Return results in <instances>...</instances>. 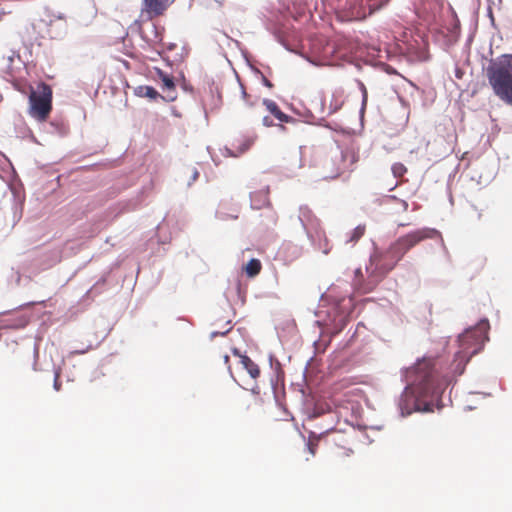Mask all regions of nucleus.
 Masks as SVG:
<instances>
[{"mask_svg": "<svg viewBox=\"0 0 512 512\" xmlns=\"http://www.w3.org/2000/svg\"><path fill=\"white\" fill-rule=\"evenodd\" d=\"M489 328V321L483 318L459 334L456 340L458 350L453 361L443 371L438 368V360L426 357L403 370L402 377L406 386L396 401L401 417L413 412H433L434 408L441 410L452 404L451 393L447 402L444 401L443 393L446 387L454 386L457 378L465 372L470 359L483 349L489 340Z\"/></svg>", "mask_w": 512, "mask_h": 512, "instance_id": "f257e3e1", "label": "nucleus"}, {"mask_svg": "<svg viewBox=\"0 0 512 512\" xmlns=\"http://www.w3.org/2000/svg\"><path fill=\"white\" fill-rule=\"evenodd\" d=\"M434 238H438L440 245L446 249L441 233L435 228L424 227L399 237L384 252H376L372 255L370 265L366 266V271L373 279V285H376L393 270L411 248L425 239Z\"/></svg>", "mask_w": 512, "mask_h": 512, "instance_id": "f03ea898", "label": "nucleus"}, {"mask_svg": "<svg viewBox=\"0 0 512 512\" xmlns=\"http://www.w3.org/2000/svg\"><path fill=\"white\" fill-rule=\"evenodd\" d=\"M485 71L494 94L512 106V54L491 59Z\"/></svg>", "mask_w": 512, "mask_h": 512, "instance_id": "7ed1b4c3", "label": "nucleus"}, {"mask_svg": "<svg viewBox=\"0 0 512 512\" xmlns=\"http://www.w3.org/2000/svg\"><path fill=\"white\" fill-rule=\"evenodd\" d=\"M351 302V299H342L328 310L315 312L318 318L315 324L322 329V333L336 335L345 328L350 316Z\"/></svg>", "mask_w": 512, "mask_h": 512, "instance_id": "20e7f679", "label": "nucleus"}, {"mask_svg": "<svg viewBox=\"0 0 512 512\" xmlns=\"http://www.w3.org/2000/svg\"><path fill=\"white\" fill-rule=\"evenodd\" d=\"M31 117L38 121H45L52 109V89L51 87L40 82L36 89H32L29 95Z\"/></svg>", "mask_w": 512, "mask_h": 512, "instance_id": "39448f33", "label": "nucleus"}, {"mask_svg": "<svg viewBox=\"0 0 512 512\" xmlns=\"http://www.w3.org/2000/svg\"><path fill=\"white\" fill-rule=\"evenodd\" d=\"M298 220L303 227L307 238L314 244L315 237L322 235V229L318 218L314 215L312 210L307 205L299 207Z\"/></svg>", "mask_w": 512, "mask_h": 512, "instance_id": "423d86ee", "label": "nucleus"}, {"mask_svg": "<svg viewBox=\"0 0 512 512\" xmlns=\"http://www.w3.org/2000/svg\"><path fill=\"white\" fill-rule=\"evenodd\" d=\"M269 187L266 186L258 191H254L250 193V207L252 209H262L266 208V218L267 222L266 226H273L277 222L276 212L270 207L269 201Z\"/></svg>", "mask_w": 512, "mask_h": 512, "instance_id": "0eeeda50", "label": "nucleus"}, {"mask_svg": "<svg viewBox=\"0 0 512 512\" xmlns=\"http://www.w3.org/2000/svg\"><path fill=\"white\" fill-rule=\"evenodd\" d=\"M28 322L29 316L19 311L0 312V329H22L27 326Z\"/></svg>", "mask_w": 512, "mask_h": 512, "instance_id": "6e6552de", "label": "nucleus"}, {"mask_svg": "<svg viewBox=\"0 0 512 512\" xmlns=\"http://www.w3.org/2000/svg\"><path fill=\"white\" fill-rule=\"evenodd\" d=\"M166 9L164 0H143L141 8V17L146 20H152L161 15Z\"/></svg>", "mask_w": 512, "mask_h": 512, "instance_id": "1a4fd4ad", "label": "nucleus"}, {"mask_svg": "<svg viewBox=\"0 0 512 512\" xmlns=\"http://www.w3.org/2000/svg\"><path fill=\"white\" fill-rule=\"evenodd\" d=\"M253 142V137H244L241 140L235 141L234 143H232L231 148H225L226 155L231 157H237L245 153L247 150H249Z\"/></svg>", "mask_w": 512, "mask_h": 512, "instance_id": "9d476101", "label": "nucleus"}, {"mask_svg": "<svg viewBox=\"0 0 512 512\" xmlns=\"http://www.w3.org/2000/svg\"><path fill=\"white\" fill-rule=\"evenodd\" d=\"M263 105L280 122L289 123L294 121V119L291 116L281 111V109L279 108L275 101L265 98L263 99Z\"/></svg>", "mask_w": 512, "mask_h": 512, "instance_id": "9b49d317", "label": "nucleus"}, {"mask_svg": "<svg viewBox=\"0 0 512 512\" xmlns=\"http://www.w3.org/2000/svg\"><path fill=\"white\" fill-rule=\"evenodd\" d=\"M470 180L472 182H475L477 186H486L488 185L493 177L494 173L493 171H478V170H471L469 173Z\"/></svg>", "mask_w": 512, "mask_h": 512, "instance_id": "f8f14e48", "label": "nucleus"}, {"mask_svg": "<svg viewBox=\"0 0 512 512\" xmlns=\"http://www.w3.org/2000/svg\"><path fill=\"white\" fill-rule=\"evenodd\" d=\"M269 362L271 368L274 370V375L271 377V385L275 390L276 384L283 379L284 372L281 368V363L272 355H269Z\"/></svg>", "mask_w": 512, "mask_h": 512, "instance_id": "ddd939ff", "label": "nucleus"}, {"mask_svg": "<svg viewBox=\"0 0 512 512\" xmlns=\"http://www.w3.org/2000/svg\"><path fill=\"white\" fill-rule=\"evenodd\" d=\"M134 94L138 97H147L151 100H156L158 97H160V94L154 87L147 85H140L135 87Z\"/></svg>", "mask_w": 512, "mask_h": 512, "instance_id": "4468645a", "label": "nucleus"}, {"mask_svg": "<svg viewBox=\"0 0 512 512\" xmlns=\"http://www.w3.org/2000/svg\"><path fill=\"white\" fill-rule=\"evenodd\" d=\"M241 363L252 378H257L260 375V369L248 356H241Z\"/></svg>", "mask_w": 512, "mask_h": 512, "instance_id": "2eb2a0df", "label": "nucleus"}, {"mask_svg": "<svg viewBox=\"0 0 512 512\" xmlns=\"http://www.w3.org/2000/svg\"><path fill=\"white\" fill-rule=\"evenodd\" d=\"M261 262L256 259L252 258L244 267V271L247 274L248 277H255L257 276L261 271Z\"/></svg>", "mask_w": 512, "mask_h": 512, "instance_id": "dca6fc26", "label": "nucleus"}, {"mask_svg": "<svg viewBox=\"0 0 512 512\" xmlns=\"http://www.w3.org/2000/svg\"><path fill=\"white\" fill-rule=\"evenodd\" d=\"M357 85H358V88H359V90L361 92V96H362L359 114L361 117H363V115L365 113L367 101H368V92H367L366 86L364 85V83L362 81L357 80Z\"/></svg>", "mask_w": 512, "mask_h": 512, "instance_id": "f3484780", "label": "nucleus"}, {"mask_svg": "<svg viewBox=\"0 0 512 512\" xmlns=\"http://www.w3.org/2000/svg\"><path fill=\"white\" fill-rule=\"evenodd\" d=\"M311 245L313 247H315L316 249L321 250L324 254L329 253L330 249L328 247V242H327V239H326V236H325V233L323 230H322V235L320 236V238L316 236L314 244L311 242Z\"/></svg>", "mask_w": 512, "mask_h": 512, "instance_id": "a211bd4d", "label": "nucleus"}, {"mask_svg": "<svg viewBox=\"0 0 512 512\" xmlns=\"http://www.w3.org/2000/svg\"><path fill=\"white\" fill-rule=\"evenodd\" d=\"M157 75L163 83L164 90L175 88L174 78L171 75L165 73L161 69H157Z\"/></svg>", "mask_w": 512, "mask_h": 512, "instance_id": "6ab92c4d", "label": "nucleus"}, {"mask_svg": "<svg viewBox=\"0 0 512 512\" xmlns=\"http://www.w3.org/2000/svg\"><path fill=\"white\" fill-rule=\"evenodd\" d=\"M342 105H343V100L338 98L336 96V94H333L332 100L329 104L328 114H333V113L337 112L342 107Z\"/></svg>", "mask_w": 512, "mask_h": 512, "instance_id": "aec40b11", "label": "nucleus"}, {"mask_svg": "<svg viewBox=\"0 0 512 512\" xmlns=\"http://www.w3.org/2000/svg\"><path fill=\"white\" fill-rule=\"evenodd\" d=\"M391 171L394 177L400 178L407 172V168L404 166V164L396 162L392 165Z\"/></svg>", "mask_w": 512, "mask_h": 512, "instance_id": "412c9836", "label": "nucleus"}, {"mask_svg": "<svg viewBox=\"0 0 512 512\" xmlns=\"http://www.w3.org/2000/svg\"><path fill=\"white\" fill-rule=\"evenodd\" d=\"M364 232H365V226L358 225L357 227H355L353 229L349 241H351V242L358 241L364 235Z\"/></svg>", "mask_w": 512, "mask_h": 512, "instance_id": "4be33fe9", "label": "nucleus"}, {"mask_svg": "<svg viewBox=\"0 0 512 512\" xmlns=\"http://www.w3.org/2000/svg\"><path fill=\"white\" fill-rule=\"evenodd\" d=\"M158 98L165 102H172V101L176 100L177 94H176L175 88L166 89L165 95H160V97H158Z\"/></svg>", "mask_w": 512, "mask_h": 512, "instance_id": "5701e85b", "label": "nucleus"}, {"mask_svg": "<svg viewBox=\"0 0 512 512\" xmlns=\"http://www.w3.org/2000/svg\"><path fill=\"white\" fill-rule=\"evenodd\" d=\"M49 126L51 128L49 130L51 133H62L65 128L64 124L62 122H60V123L50 122Z\"/></svg>", "mask_w": 512, "mask_h": 512, "instance_id": "b1692460", "label": "nucleus"}, {"mask_svg": "<svg viewBox=\"0 0 512 512\" xmlns=\"http://www.w3.org/2000/svg\"><path fill=\"white\" fill-rule=\"evenodd\" d=\"M59 377H60V370L59 369H55L54 370V382H53V388L56 390V391H59L60 388H61V383L59 381Z\"/></svg>", "mask_w": 512, "mask_h": 512, "instance_id": "393cba45", "label": "nucleus"}, {"mask_svg": "<svg viewBox=\"0 0 512 512\" xmlns=\"http://www.w3.org/2000/svg\"><path fill=\"white\" fill-rule=\"evenodd\" d=\"M255 72L261 76V80L264 86L268 88H271L273 86V84L263 75V73L260 70L255 69Z\"/></svg>", "mask_w": 512, "mask_h": 512, "instance_id": "a878e982", "label": "nucleus"}, {"mask_svg": "<svg viewBox=\"0 0 512 512\" xmlns=\"http://www.w3.org/2000/svg\"><path fill=\"white\" fill-rule=\"evenodd\" d=\"M231 330V327H229L227 330L223 331V332H219V331H212L211 334H210V339H214L215 337L217 336H224L226 335L229 331Z\"/></svg>", "mask_w": 512, "mask_h": 512, "instance_id": "bb28decb", "label": "nucleus"}, {"mask_svg": "<svg viewBox=\"0 0 512 512\" xmlns=\"http://www.w3.org/2000/svg\"><path fill=\"white\" fill-rule=\"evenodd\" d=\"M347 156H350V153L343 150H337L335 154V158H340L341 160H344Z\"/></svg>", "mask_w": 512, "mask_h": 512, "instance_id": "cd10ccee", "label": "nucleus"}, {"mask_svg": "<svg viewBox=\"0 0 512 512\" xmlns=\"http://www.w3.org/2000/svg\"><path fill=\"white\" fill-rule=\"evenodd\" d=\"M199 177V172L196 168H193L192 169V175H191V179L190 181L188 182V186H190L194 181H196Z\"/></svg>", "mask_w": 512, "mask_h": 512, "instance_id": "c85d7f7f", "label": "nucleus"}, {"mask_svg": "<svg viewBox=\"0 0 512 512\" xmlns=\"http://www.w3.org/2000/svg\"><path fill=\"white\" fill-rule=\"evenodd\" d=\"M262 124L265 127H271V126H273V121H272V119L269 116H264L262 118Z\"/></svg>", "mask_w": 512, "mask_h": 512, "instance_id": "c756f323", "label": "nucleus"}, {"mask_svg": "<svg viewBox=\"0 0 512 512\" xmlns=\"http://www.w3.org/2000/svg\"><path fill=\"white\" fill-rule=\"evenodd\" d=\"M11 277H14V278H15V283H16V285H19V284H20V281H21V275L19 274V272H18V271H14V270L12 269V275H11Z\"/></svg>", "mask_w": 512, "mask_h": 512, "instance_id": "7c9ffc66", "label": "nucleus"}, {"mask_svg": "<svg viewBox=\"0 0 512 512\" xmlns=\"http://www.w3.org/2000/svg\"><path fill=\"white\" fill-rule=\"evenodd\" d=\"M33 353H34V360H36L38 358V356H39V350H38L37 344L34 345ZM33 369L37 370V368H36V361H34Z\"/></svg>", "mask_w": 512, "mask_h": 512, "instance_id": "2f4dec72", "label": "nucleus"}, {"mask_svg": "<svg viewBox=\"0 0 512 512\" xmlns=\"http://www.w3.org/2000/svg\"><path fill=\"white\" fill-rule=\"evenodd\" d=\"M88 351V347L87 348H79L78 350H73L70 352V355H81V354H85L86 352Z\"/></svg>", "mask_w": 512, "mask_h": 512, "instance_id": "473e14b6", "label": "nucleus"}, {"mask_svg": "<svg viewBox=\"0 0 512 512\" xmlns=\"http://www.w3.org/2000/svg\"><path fill=\"white\" fill-rule=\"evenodd\" d=\"M151 30H152V32H154V34H155V38H156L157 40H159V41H160V40H161V37H160V36H159V34H158V28H157V26H156L155 24H153V23L151 24Z\"/></svg>", "mask_w": 512, "mask_h": 512, "instance_id": "72a5a7b5", "label": "nucleus"}, {"mask_svg": "<svg viewBox=\"0 0 512 512\" xmlns=\"http://www.w3.org/2000/svg\"><path fill=\"white\" fill-rule=\"evenodd\" d=\"M106 283V278L105 277H102L101 279H99L97 281V283L95 284V286L89 291V292H92L94 289H96V286H98L99 284L101 285H104Z\"/></svg>", "mask_w": 512, "mask_h": 512, "instance_id": "f704fd0d", "label": "nucleus"}, {"mask_svg": "<svg viewBox=\"0 0 512 512\" xmlns=\"http://www.w3.org/2000/svg\"><path fill=\"white\" fill-rule=\"evenodd\" d=\"M236 290H237V294H238L239 298L241 299V302H242V303H244V298H243V296H242V291H241V286H240V284H237V286H236Z\"/></svg>", "mask_w": 512, "mask_h": 512, "instance_id": "c9c22d12", "label": "nucleus"}, {"mask_svg": "<svg viewBox=\"0 0 512 512\" xmlns=\"http://www.w3.org/2000/svg\"><path fill=\"white\" fill-rule=\"evenodd\" d=\"M307 449L309 450V452H310L312 455H314V453H315V449H314V446H313V444H312L311 442H308V443H307Z\"/></svg>", "mask_w": 512, "mask_h": 512, "instance_id": "e433bc0d", "label": "nucleus"}, {"mask_svg": "<svg viewBox=\"0 0 512 512\" xmlns=\"http://www.w3.org/2000/svg\"><path fill=\"white\" fill-rule=\"evenodd\" d=\"M182 88L185 90V91H191L192 90V87L187 85L185 82H183L182 84Z\"/></svg>", "mask_w": 512, "mask_h": 512, "instance_id": "4c0bfd02", "label": "nucleus"}, {"mask_svg": "<svg viewBox=\"0 0 512 512\" xmlns=\"http://www.w3.org/2000/svg\"><path fill=\"white\" fill-rule=\"evenodd\" d=\"M251 392L255 395L259 394V387L258 386H255L251 389Z\"/></svg>", "mask_w": 512, "mask_h": 512, "instance_id": "58836bf2", "label": "nucleus"}, {"mask_svg": "<svg viewBox=\"0 0 512 512\" xmlns=\"http://www.w3.org/2000/svg\"><path fill=\"white\" fill-rule=\"evenodd\" d=\"M359 276H362V271H361V269H360V268H358V269H356V270H355V277L357 278V277H359Z\"/></svg>", "mask_w": 512, "mask_h": 512, "instance_id": "ea45409f", "label": "nucleus"}, {"mask_svg": "<svg viewBox=\"0 0 512 512\" xmlns=\"http://www.w3.org/2000/svg\"><path fill=\"white\" fill-rule=\"evenodd\" d=\"M234 355L238 356L241 359V356H243L238 349H233Z\"/></svg>", "mask_w": 512, "mask_h": 512, "instance_id": "a19ab883", "label": "nucleus"}, {"mask_svg": "<svg viewBox=\"0 0 512 512\" xmlns=\"http://www.w3.org/2000/svg\"><path fill=\"white\" fill-rule=\"evenodd\" d=\"M401 204H402L404 210L408 209V203L406 201L401 200Z\"/></svg>", "mask_w": 512, "mask_h": 512, "instance_id": "79ce46f5", "label": "nucleus"}, {"mask_svg": "<svg viewBox=\"0 0 512 512\" xmlns=\"http://www.w3.org/2000/svg\"><path fill=\"white\" fill-rule=\"evenodd\" d=\"M241 90H242V92H241L242 93V97L245 99L247 97V93H246V91H245V89H244V87L242 85H241Z\"/></svg>", "mask_w": 512, "mask_h": 512, "instance_id": "37998d69", "label": "nucleus"}, {"mask_svg": "<svg viewBox=\"0 0 512 512\" xmlns=\"http://www.w3.org/2000/svg\"><path fill=\"white\" fill-rule=\"evenodd\" d=\"M344 167H338V171H340L341 169H343ZM339 175V172H337L335 175H332V176H329L330 178H335L336 176Z\"/></svg>", "mask_w": 512, "mask_h": 512, "instance_id": "c03bdc74", "label": "nucleus"}, {"mask_svg": "<svg viewBox=\"0 0 512 512\" xmlns=\"http://www.w3.org/2000/svg\"><path fill=\"white\" fill-rule=\"evenodd\" d=\"M223 359H224V362L226 364L229 362V356L228 355H224Z\"/></svg>", "mask_w": 512, "mask_h": 512, "instance_id": "a18cd8bd", "label": "nucleus"}, {"mask_svg": "<svg viewBox=\"0 0 512 512\" xmlns=\"http://www.w3.org/2000/svg\"><path fill=\"white\" fill-rule=\"evenodd\" d=\"M34 303H35V302H28V303H26V304H24V305H21L20 307H22V306H30V305H33Z\"/></svg>", "mask_w": 512, "mask_h": 512, "instance_id": "49530a36", "label": "nucleus"}, {"mask_svg": "<svg viewBox=\"0 0 512 512\" xmlns=\"http://www.w3.org/2000/svg\"><path fill=\"white\" fill-rule=\"evenodd\" d=\"M481 394H482L483 396H485V397H488V396H490V395H491L490 393H484V392H483V393H481Z\"/></svg>", "mask_w": 512, "mask_h": 512, "instance_id": "de8ad7c7", "label": "nucleus"}, {"mask_svg": "<svg viewBox=\"0 0 512 512\" xmlns=\"http://www.w3.org/2000/svg\"><path fill=\"white\" fill-rule=\"evenodd\" d=\"M465 409H466V410H472V409H474V408H473L472 406H467Z\"/></svg>", "mask_w": 512, "mask_h": 512, "instance_id": "09e8293b", "label": "nucleus"}, {"mask_svg": "<svg viewBox=\"0 0 512 512\" xmlns=\"http://www.w3.org/2000/svg\"><path fill=\"white\" fill-rule=\"evenodd\" d=\"M390 198L393 199V200L397 199L396 196H394V195L390 196Z\"/></svg>", "mask_w": 512, "mask_h": 512, "instance_id": "8fccbe9b", "label": "nucleus"}, {"mask_svg": "<svg viewBox=\"0 0 512 512\" xmlns=\"http://www.w3.org/2000/svg\"><path fill=\"white\" fill-rule=\"evenodd\" d=\"M362 290H363V292H368L369 291V289H367V288H362Z\"/></svg>", "mask_w": 512, "mask_h": 512, "instance_id": "3c124183", "label": "nucleus"}]
</instances>
